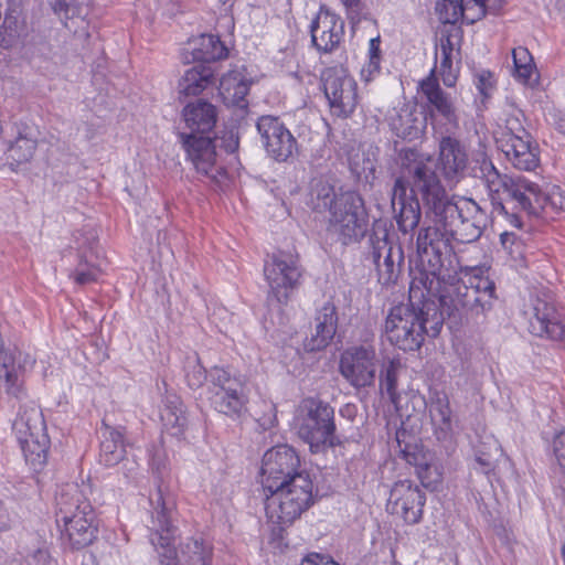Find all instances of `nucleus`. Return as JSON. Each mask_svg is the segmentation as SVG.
I'll return each instance as SVG.
<instances>
[{
  "label": "nucleus",
  "instance_id": "nucleus-1",
  "mask_svg": "<svg viewBox=\"0 0 565 565\" xmlns=\"http://www.w3.org/2000/svg\"><path fill=\"white\" fill-rule=\"evenodd\" d=\"M412 192L420 194L433 222L417 236L419 267L412 290L422 285L428 297L438 299L443 317L469 319L490 310L495 286L489 277L467 273L445 281L440 276L445 258L452 253V241L470 244L481 237L488 221L486 212L472 199L449 195L440 179H414Z\"/></svg>",
  "mask_w": 565,
  "mask_h": 565
},
{
  "label": "nucleus",
  "instance_id": "nucleus-2",
  "mask_svg": "<svg viewBox=\"0 0 565 565\" xmlns=\"http://www.w3.org/2000/svg\"><path fill=\"white\" fill-rule=\"evenodd\" d=\"M151 531L150 541L158 551L160 565H212L213 546L203 537H188L178 548L170 547L174 535L175 498L162 486L149 497Z\"/></svg>",
  "mask_w": 565,
  "mask_h": 565
},
{
  "label": "nucleus",
  "instance_id": "nucleus-3",
  "mask_svg": "<svg viewBox=\"0 0 565 565\" xmlns=\"http://www.w3.org/2000/svg\"><path fill=\"white\" fill-rule=\"evenodd\" d=\"M423 286L412 290L409 301L394 306L384 324V332L391 344L403 351L418 350L425 334L437 337L444 322L443 312H438L430 299H425Z\"/></svg>",
  "mask_w": 565,
  "mask_h": 565
},
{
  "label": "nucleus",
  "instance_id": "nucleus-4",
  "mask_svg": "<svg viewBox=\"0 0 565 565\" xmlns=\"http://www.w3.org/2000/svg\"><path fill=\"white\" fill-rule=\"evenodd\" d=\"M182 116L190 134L180 132L179 139L198 173L209 175L215 163V146L206 136L214 128L217 119L213 104L199 99L188 104Z\"/></svg>",
  "mask_w": 565,
  "mask_h": 565
},
{
  "label": "nucleus",
  "instance_id": "nucleus-5",
  "mask_svg": "<svg viewBox=\"0 0 565 565\" xmlns=\"http://www.w3.org/2000/svg\"><path fill=\"white\" fill-rule=\"evenodd\" d=\"M467 161L465 147L451 136H445L439 141L437 166L433 158L413 149L401 151L398 157L401 177H454L466 168Z\"/></svg>",
  "mask_w": 565,
  "mask_h": 565
},
{
  "label": "nucleus",
  "instance_id": "nucleus-6",
  "mask_svg": "<svg viewBox=\"0 0 565 565\" xmlns=\"http://www.w3.org/2000/svg\"><path fill=\"white\" fill-rule=\"evenodd\" d=\"M265 510L268 520L280 527L291 525L313 503V482L309 475L296 476L277 489H266Z\"/></svg>",
  "mask_w": 565,
  "mask_h": 565
},
{
  "label": "nucleus",
  "instance_id": "nucleus-7",
  "mask_svg": "<svg viewBox=\"0 0 565 565\" xmlns=\"http://www.w3.org/2000/svg\"><path fill=\"white\" fill-rule=\"evenodd\" d=\"M299 437L309 445L311 452L335 447L340 439L335 435L334 409L319 398H305L297 416Z\"/></svg>",
  "mask_w": 565,
  "mask_h": 565
},
{
  "label": "nucleus",
  "instance_id": "nucleus-8",
  "mask_svg": "<svg viewBox=\"0 0 565 565\" xmlns=\"http://www.w3.org/2000/svg\"><path fill=\"white\" fill-rule=\"evenodd\" d=\"M212 407L232 419L242 418L248 411L249 388L245 376L230 367L213 366L209 371Z\"/></svg>",
  "mask_w": 565,
  "mask_h": 565
},
{
  "label": "nucleus",
  "instance_id": "nucleus-9",
  "mask_svg": "<svg viewBox=\"0 0 565 565\" xmlns=\"http://www.w3.org/2000/svg\"><path fill=\"white\" fill-rule=\"evenodd\" d=\"M369 227V213L363 198L355 191H347L335 196L330 207L329 232L342 245L360 242Z\"/></svg>",
  "mask_w": 565,
  "mask_h": 565
},
{
  "label": "nucleus",
  "instance_id": "nucleus-10",
  "mask_svg": "<svg viewBox=\"0 0 565 565\" xmlns=\"http://www.w3.org/2000/svg\"><path fill=\"white\" fill-rule=\"evenodd\" d=\"M365 259L375 266L381 285L397 282L404 266V252L399 244L390 241L388 228L382 220L373 223L366 242Z\"/></svg>",
  "mask_w": 565,
  "mask_h": 565
},
{
  "label": "nucleus",
  "instance_id": "nucleus-11",
  "mask_svg": "<svg viewBox=\"0 0 565 565\" xmlns=\"http://www.w3.org/2000/svg\"><path fill=\"white\" fill-rule=\"evenodd\" d=\"M25 461L34 469L42 468L47 460L50 438L41 409L36 406L23 407L13 423Z\"/></svg>",
  "mask_w": 565,
  "mask_h": 565
},
{
  "label": "nucleus",
  "instance_id": "nucleus-12",
  "mask_svg": "<svg viewBox=\"0 0 565 565\" xmlns=\"http://www.w3.org/2000/svg\"><path fill=\"white\" fill-rule=\"evenodd\" d=\"M497 185L502 188V199L515 202L520 209L530 213L547 205L565 211V192L559 186H553L548 193H544L527 179H492L488 183L490 191L499 192Z\"/></svg>",
  "mask_w": 565,
  "mask_h": 565
},
{
  "label": "nucleus",
  "instance_id": "nucleus-13",
  "mask_svg": "<svg viewBox=\"0 0 565 565\" xmlns=\"http://www.w3.org/2000/svg\"><path fill=\"white\" fill-rule=\"evenodd\" d=\"M264 275L269 286V297L275 298L279 303L287 302L301 278L298 257L285 250L267 255Z\"/></svg>",
  "mask_w": 565,
  "mask_h": 565
},
{
  "label": "nucleus",
  "instance_id": "nucleus-14",
  "mask_svg": "<svg viewBox=\"0 0 565 565\" xmlns=\"http://www.w3.org/2000/svg\"><path fill=\"white\" fill-rule=\"evenodd\" d=\"M321 81L332 115L347 118L358 105V84L343 66L328 67Z\"/></svg>",
  "mask_w": 565,
  "mask_h": 565
},
{
  "label": "nucleus",
  "instance_id": "nucleus-15",
  "mask_svg": "<svg viewBox=\"0 0 565 565\" xmlns=\"http://www.w3.org/2000/svg\"><path fill=\"white\" fill-rule=\"evenodd\" d=\"M339 370L354 388L372 386L376 374L375 347L366 342L348 348L341 354Z\"/></svg>",
  "mask_w": 565,
  "mask_h": 565
},
{
  "label": "nucleus",
  "instance_id": "nucleus-16",
  "mask_svg": "<svg viewBox=\"0 0 565 565\" xmlns=\"http://www.w3.org/2000/svg\"><path fill=\"white\" fill-rule=\"evenodd\" d=\"M300 459L294 448L288 445H278L264 454L262 465V483L264 490L277 489L290 482L296 476L309 475L300 471Z\"/></svg>",
  "mask_w": 565,
  "mask_h": 565
},
{
  "label": "nucleus",
  "instance_id": "nucleus-17",
  "mask_svg": "<svg viewBox=\"0 0 565 565\" xmlns=\"http://www.w3.org/2000/svg\"><path fill=\"white\" fill-rule=\"evenodd\" d=\"M497 142L516 169L530 172L537 167L539 159L531 147V136L518 118L507 119L505 130Z\"/></svg>",
  "mask_w": 565,
  "mask_h": 565
},
{
  "label": "nucleus",
  "instance_id": "nucleus-18",
  "mask_svg": "<svg viewBox=\"0 0 565 565\" xmlns=\"http://www.w3.org/2000/svg\"><path fill=\"white\" fill-rule=\"evenodd\" d=\"M418 92L427 100V109L434 121L446 127L447 132L459 129V110L455 98L444 92L435 76V68L418 83Z\"/></svg>",
  "mask_w": 565,
  "mask_h": 565
},
{
  "label": "nucleus",
  "instance_id": "nucleus-19",
  "mask_svg": "<svg viewBox=\"0 0 565 565\" xmlns=\"http://www.w3.org/2000/svg\"><path fill=\"white\" fill-rule=\"evenodd\" d=\"M425 502V492L412 480L405 479L392 487L387 508L407 524H417L422 520Z\"/></svg>",
  "mask_w": 565,
  "mask_h": 565
},
{
  "label": "nucleus",
  "instance_id": "nucleus-20",
  "mask_svg": "<svg viewBox=\"0 0 565 565\" xmlns=\"http://www.w3.org/2000/svg\"><path fill=\"white\" fill-rule=\"evenodd\" d=\"M256 126L267 153L276 161L285 162L297 151L296 138L277 117L262 116Z\"/></svg>",
  "mask_w": 565,
  "mask_h": 565
},
{
  "label": "nucleus",
  "instance_id": "nucleus-21",
  "mask_svg": "<svg viewBox=\"0 0 565 565\" xmlns=\"http://www.w3.org/2000/svg\"><path fill=\"white\" fill-rule=\"evenodd\" d=\"M99 434V462L106 467H114L118 463H122L121 469L124 475L127 478L132 477L138 465L135 460H130L126 457L125 427L111 426L103 419Z\"/></svg>",
  "mask_w": 565,
  "mask_h": 565
},
{
  "label": "nucleus",
  "instance_id": "nucleus-22",
  "mask_svg": "<svg viewBox=\"0 0 565 565\" xmlns=\"http://www.w3.org/2000/svg\"><path fill=\"white\" fill-rule=\"evenodd\" d=\"M505 0H443L437 2L436 11L443 23L454 24L460 19L473 23L487 12L497 13Z\"/></svg>",
  "mask_w": 565,
  "mask_h": 565
},
{
  "label": "nucleus",
  "instance_id": "nucleus-23",
  "mask_svg": "<svg viewBox=\"0 0 565 565\" xmlns=\"http://www.w3.org/2000/svg\"><path fill=\"white\" fill-rule=\"evenodd\" d=\"M391 130L404 140L413 141L425 134L427 115L414 104L404 103L386 115Z\"/></svg>",
  "mask_w": 565,
  "mask_h": 565
},
{
  "label": "nucleus",
  "instance_id": "nucleus-24",
  "mask_svg": "<svg viewBox=\"0 0 565 565\" xmlns=\"http://www.w3.org/2000/svg\"><path fill=\"white\" fill-rule=\"evenodd\" d=\"M311 42L320 53L335 51L344 36L343 20L328 10L321 9L310 25Z\"/></svg>",
  "mask_w": 565,
  "mask_h": 565
},
{
  "label": "nucleus",
  "instance_id": "nucleus-25",
  "mask_svg": "<svg viewBox=\"0 0 565 565\" xmlns=\"http://www.w3.org/2000/svg\"><path fill=\"white\" fill-rule=\"evenodd\" d=\"M529 330L536 337L562 340L565 328L559 313L547 297H537L533 302V316L530 318Z\"/></svg>",
  "mask_w": 565,
  "mask_h": 565
},
{
  "label": "nucleus",
  "instance_id": "nucleus-26",
  "mask_svg": "<svg viewBox=\"0 0 565 565\" xmlns=\"http://www.w3.org/2000/svg\"><path fill=\"white\" fill-rule=\"evenodd\" d=\"M64 26L81 39L89 36L88 0H50Z\"/></svg>",
  "mask_w": 565,
  "mask_h": 565
},
{
  "label": "nucleus",
  "instance_id": "nucleus-27",
  "mask_svg": "<svg viewBox=\"0 0 565 565\" xmlns=\"http://www.w3.org/2000/svg\"><path fill=\"white\" fill-rule=\"evenodd\" d=\"M85 503H90L85 494V488L75 482L60 486L55 492L56 523L61 526L83 515Z\"/></svg>",
  "mask_w": 565,
  "mask_h": 565
},
{
  "label": "nucleus",
  "instance_id": "nucleus-28",
  "mask_svg": "<svg viewBox=\"0 0 565 565\" xmlns=\"http://www.w3.org/2000/svg\"><path fill=\"white\" fill-rule=\"evenodd\" d=\"M77 248L82 253L81 259L76 268L70 274V277L76 285L84 286L97 280L100 270L87 257L92 258L94 255L97 257V233L89 231L88 233H81L76 237Z\"/></svg>",
  "mask_w": 565,
  "mask_h": 565
},
{
  "label": "nucleus",
  "instance_id": "nucleus-29",
  "mask_svg": "<svg viewBox=\"0 0 565 565\" xmlns=\"http://www.w3.org/2000/svg\"><path fill=\"white\" fill-rule=\"evenodd\" d=\"M83 515L74 521L61 524L63 535H65L73 548H83L94 542L97 535V519L94 508L90 503L83 507Z\"/></svg>",
  "mask_w": 565,
  "mask_h": 565
},
{
  "label": "nucleus",
  "instance_id": "nucleus-30",
  "mask_svg": "<svg viewBox=\"0 0 565 565\" xmlns=\"http://www.w3.org/2000/svg\"><path fill=\"white\" fill-rule=\"evenodd\" d=\"M404 179H396L392 205L399 231L408 233L417 227L420 220L419 202L413 195L407 196Z\"/></svg>",
  "mask_w": 565,
  "mask_h": 565
},
{
  "label": "nucleus",
  "instance_id": "nucleus-31",
  "mask_svg": "<svg viewBox=\"0 0 565 565\" xmlns=\"http://www.w3.org/2000/svg\"><path fill=\"white\" fill-rule=\"evenodd\" d=\"M338 324L335 306L324 303L316 316L315 332L305 341V349L313 352L324 349L333 339Z\"/></svg>",
  "mask_w": 565,
  "mask_h": 565
},
{
  "label": "nucleus",
  "instance_id": "nucleus-32",
  "mask_svg": "<svg viewBox=\"0 0 565 565\" xmlns=\"http://www.w3.org/2000/svg\"><path fill=\"white\" fill-rule=\"evenodd\" d=\"M26 35V24L22 17L19 0H9L4 18L0 24V46L14 47L22 43Z\"/></svg>",
  "mask_w": 565,
  "mask_h": 565
},
{
  "label": "nucleus",
  "instance_id": "nucleus-33",
  "mask_svg": "<svg viewBox=\"0 0 565 565\" xmlns=\"http://www.w3.org/2000/svg\"><path fill=\"white\" fill-rule=\"evenodd\" d=\"M429 415L438 440H448L452 436V413L446 393L435 391L428 403Z\"/></svg>",
  "mask_w": 565,
  "mask_h": 565
},
{
  "label": "nucleus",
  "instance_id": "nucleus-34",
  "mask_svg": "<svg viewBox=\"0 0 565 565\" xmlns=\"http://www.w3.org/2000/svg\"><path fill=\"white\" fill-rule=\"evenodd\" d=\"M36 149V137L31 128H24L19 131L14 141L10 143L6 151V166L9 167L10 172H20L19 167L28 163Z\"/></svg>",
  "mask_w": 565,
  "mask_h": 565
},
{
  "label": "nucleus",
  "instance_id": "nucleus-35",
  "mask_svg": "<svg viewBox=\"0 0 565 565\" xmlns=\"http://www.w3.org/2000/svg\"><path fill=\"white\" fill-rule=\"evenodd\" d=\"M249 90V82L243 68H233L223 74L220 79L218 94L224 104L241 106Z\"/></svg>",
  "mask_w": 565,
  "mask_h": 565
},
{
  "label": "nucleus",
  "instance_id": "nucleus-36",
  "mask_svg": "<svg viewBox=\"0 0 565 565\" xmlns=\"http://www.w3.org/2000/svg\"><path fill=\"white\" fill-rule=\"evenodd\" d=\"M160 417L166 430L172 436L183 435L188 419L184 412V405L181 398L174 394H169L163 401V407Z\"/></svg>",
  "mask_w": 565,
  "mask_h": 565
},
{
  "label": "nucleus",
  "instance_id": "nucleus-37",
  "mask_svg": "<svg viewBox=\"0 0 565 565\" xmlns=\"http://www.w3.org/2000/svg\"><path fill=\"white\" fill-rule=\"evenodd\" d=\"M213 71L204 64H195L188 68L179 79L178 90L180 95H200L211 83Z\"/></svg>",
  "mask_w": 565,
  "mask_h": 565
},
{
  "label": "nucleus",
  "instance_id": "nucleus-38",
  "mask_svg": "<svg viewBox=\"0 0 565 565\" xmlns=\"http://www.w3.org/2000/svg\"><path fill=\"white\" fill-rule=\"evenodd\" d=\"M501 454L499 443L493 438H488V441L481 443L476 448L475 466L473 468L481 473L488 475L495 467L497 458Z\"/></svg>",
  "mask_w": 565,
  "mask_h": 565
},
{
  "label": "nucleus",
  "instance_id": "nucleus-39",
  "mask_svg": "<svg viewBox=\"0 0 565 565\" xmlns=\"http://www.w3.org/2000/svg\"><path fill=\"white\" fill-rule=\"evenodd\" d=\"M226 56L227 49L217 36L204 34L200 38L199 46L195 47V58L203 62H212Z\"/></svg>",
  "mask_w": 565,
  "mask_h": 565
},
{
  "label": "nucleus",
  "instance_id": "nucleus-40",
  "mask_svg": "<svg viewBox=\"0 0 565 565\" xmlns=\"http://www.w3.org/2000/svg\"><path fill=\"white\" fill-rule=\"evenodd\" d=\"M514 76L522 83H527L534 72L535 65L530 51L524 46L512 51Z\"/></svg>",
  "mask_w": 565,
  "mask_h": 565
},
{
  "label": "nucleus",
  "instance_id": "nucleus-41",
  "mask_svg": "<svg viewBox=\"0 0 565 565\" xmlns=\"http://www.w3.org/2000/svg\"><path fill=\"white\" fill-rule=\"evenodd\" d=\"M185 381L190 388L198 390L204 385L209 374L196 353L186 356L184 364Z\"/></svg>",
  "mask_w": 565,
  "mask_h": 565
},
{
  "label": "nucleus",
  "instance_id": "nucleus-42",
  "mask_svg": "<svg viewBox=\"0 0 565 565\" xmlns=\"http://www.w3.org/2000/svg\"><path fill=\"white\" fill-rule=\"evenodd\" d=\"M401 369L399 361L390 360L384 366L380 377V388L385 392L393 403H396L397 394V375Z\"/></svg>",
  "mask_w": 565,
  "mask_h": 565
},
{
  "label": "nucleus",
  "instance_id": "nucleus-43",
  "mask_svg": "<svg viewBox=\"0 0 565 565\" xmlns=\"http://www.w3.org/2000/svg\"><path fill=\"white\" fill-rule=\"evenodd\" d=\"M418 479L425 488L435 490L443 480V472L438 465L425 461L416 471Z\"/></svg>",
  "mask_w": 565,
  "mask_h": 565
},
{
  "label": "nucleus",
  "instance_id": "nucleus-44",
  "mask_svg": "<svg viewBox=\"0 0 565 565\" xmlns=\"http://www.w3.org/2000/svg\"><path fill=\"white\" fill-rule=\"evenodd\" d=\"M500 242L512 259L518 260L524 257V245L513 232H503Z\"/></svg>",
  "mask_w": 565,
  "mask_h": 565
},
{
  "label": "nucleus",
  "instance_id": "nucleus-45",
  "mask_svg": "<svg viewBox=\"0 0 565 565\" xmlns=\"http://www.w3.org/2000/svg\"><path fill=\"white\" fill-rule=\"evenodd\" d=\"M471 169V177H489L492 173L497 174V177H501L484 151H477L475 153Z\"/></svg>",
  "mask_w": 565,
  "mask_h": 565
},
{
  "label": "nucleus",
  "instance_id": "nucleus-46",
  "mask_svg": "<svg viewBox=\"0 0 565 565\" xmlns=\"http://www.w3.org/2000/svg\"><path fill=\"white\" fill-rule=\"evenodd\" d=\"M316 181L312 185V194H317L318 200H322V205L331 207L335 196L334 188L324 179H313Z\"/></svg>",
  "mask_w": 565,
  "mask_h": 565
},
{
  "label": "nucleus",
  "instance_id": "nucleus-47",
  "mask_svg": "<svg viewBox=\"0 0 565 565\" xmlns=\"http://www.w3.org/2000/svg\"><path fill=\"white\" fill-rule=\"evenodd\" d=\"M24 565H58L46 547L30 551L24 557Z\"/></svg>",
  "mask_w": 565,
  "mask_h": 565
},
{
  "label": "nucleus",
  "instance_id": "nucleus-48",
  "mask_svg": "<svg viewBox=\"0 0 565 565\" xmlns=\"http://www.w3.org/2000/svg\"><path fill=\"white\" fill-rule=\"evenodd\" d=\"M350 169L353 177H371L375 173L374 163L370 159H365L364 156L360 158L359 154H355L350 160Z\"/></svg>",
  "mask_w": 565,
  "mask_h": 565
},
{
  "label": "nucleus",
  "instance_id": "nucleus-49",
  "mask_svg": "<svg viewBox=\"0 0 565 565\" xmlns=\"http://www.w3.org/2000/svg\"><path fill=\"white\" fill-rule=\"evenodd\" d=\"M439 75L447 87H454L457 82V70L452 67V56H439Z\"/></svg>",
  "mask_w": 565,
  "mask_h": 565
},
{
  "label": "nucleus",
  "instance_id": "nucleus-50",
  "mask_svg": "<svg viewBox=\"0 0 565 565\" xmlns=\"http://www.w3.org/2000/svg\"><path fill=\"white\" fill-rule=\"evenodd\" d=\"M381 72V58L370 57L361 68V78L369 83L373 81Z\"/></svg>",
  "mask_w": 565,
  "mask_h": 565
},
{
  "label": "nucleus",
  "instance_id": "nucleus-51",
  "mask_svg": "<svg viewBox=\"0 0 565 565\" xmlns=\"http://www.w3.org/2000/svg\"><path fill=\"white\" fill-rule=\"evenodd\" d=\"M493 76L489 71H481L476 76V87L484 97L490 95L493 88Z\"/></svg>",
  "mask_w": 565,
  "mask_h": 565
},
{
  "label": "nucleus",
  "instance_id": "nucleus-52",
  "mask_svg": "<svg viewBox=\"0 0 565 565\" xmlns=\"http://www.w3.org/2000/svg\"><path fill=\"white\" fill-rule=\"evenodd\" d=\"M553 450L558 465L565 468V430L559 431L553 440Z\"/></svg>",
  "mask_w": 565,
  "mask_h": 565
},
{
  "label": "nucleus",
  "instance_id": "nucleus-53",
  "mask_svg": "<svg viewBox=\"0 0 565 565\" xmlns=\"http://www.w3.org/2000/svg\"><path fill=\"white\" fill-rule=\"evenodd\" d=\"M402 455L407 463L415 467L416 471L427 461L424 454L416 451L415 448L412 449L409 446H406L405 449L402 450Z\"/></svg>",
  "mask_w": 565,
  "mask_h": 565
},
{
  "label": "nucleus",
  "instance_id": "nucleus-54",
  "mask_svg": "<svg viewBox=\"0 0 565 565\" xmlns=\"http://www.w3.org/2000/svg\"><path fill=\"white\" fill-rule=\"evenodd\" d=\"M266 414L257 417V422L263 429H269L276 424V407L271 403H264Z\"/></svg>",
  "mask_w": 565,
  "mask_h": 565
},
{
  "label": "nucleus",
  "instance_id": "nucleus-55",
  "mask_svg": "<svg viewBox=\"0 0 565 565\" xmlns=\"http://www.w3.org/2000/svg\"><path fill=\"white\" fill-rule=\"evenodd\" d=\"M347 10V15L352 23L360 21L361 0H340Z\"/></svg>",
  "mask_w": 565,
  "mask_h": 565
},
{
  "label": "nucleus",
  "instance_id": "nucleus-56",
  "mask_svg": "<svg viewBox=\"0 0 565 565\" xmlns=\"http://www.w3.org/2000/svg\"><path fill=\"white\" fill-rule=\"evenodd\" d=\"M454 43L451 41L450 35H443L439 39V43L437 44L436 49V60H438L439 56H452L454 55Z\"/></svg>",
  "mask_w": 565,
  "mask_h": 565
},
{
  "label": "nucleus",
  "instance_id": "nucleus-57",
  "mask_svg": "<svg viewBox=\"0 0 565 565\" xmlns=\"http://www.w3.org/2000/svg\"><path fill=\"white\" fill-rule=\"evenodd\" d=\"M499 205H500V210L502 212H504L507 221L509 222V224L511 226H513V227L520 228L522 226V221H521L520 216L518 214H515V213H508L505 211L504 205L502 203H499Z\"/></svg>",
  "mask_w": 565,
  "mask_h": 565
},
{
  "label": "nucleus",
  "instance_id": "nucleus-58",
  "mask_svg": "<svg viewBox=\"0 0 565 565\" xmlns=\"http://www.w3.org/2000/svg\"><path fill=\"white\" fill-rule=\"evenodd\" d=\"M370 57L381 58L380 38H374L370 40L369 58Z\"/></svg>",
  "mask_w": 565,
  "mask_h": 565
},
{
  "label": "nucleus",
  "instance_id": "nucleus-59",
  "mask_svg": "<svg viewBox=\"0 0 565 565\" xmlns=\"http://www.w3.org/2000/svg\"><path fill=\"white\" fill-rule=\"evenodd\" d=\"M340 414L343 417H347L352 420L356 415V407L353 404H345L343 407H341Z\"/></svg>",
  "mask_w": 565,
  "mask_h": 565
},
{
  "label": "nucleus",
  "instance_id": "nucleus-60",
  "mask_svg": "<svg viewBox=\"0 0 565 565\" xmlns=\"http://www.w3.org/2000/svg\"><path fill=\"white\" fill-rule=\"evenodd\" d=\"M555 126H556V129L564 134L565 135V118L564 117H559L556 121H555Z\"/></svg>",
  "mask_w": 565,
  "mask_h": 565
},
{
  "label": "nucleus",
  "instance_id": "nucleus-61",
  "mask_svg": "<svg viewBox=\"0 0 565 565\" xmlns=\"http://www.w3.org/2000/svg\"><path fill=\"white\" fill-rule=\"evenodd\" d=\"M214 181V189L216 188H221V182H220V179H212Z\"/></svg>",
  "mask_w": 565,
  "mask_h": 565
},
{
  "label": "nucleus",
  "instance_id": "nucleus-62",
  "mask_svg": "<svg viewBox=\"0 0 565 565\" xmlns=\"http://www.w3.org/2000/svg\"><path fill=\"white\" fill-rule=\"evenodd\" d=\"M562 554L565 556V543L562 545Z\"/></svg>",
  "mask_w": 565,
  "mask_h": 565
}]
</instances>
